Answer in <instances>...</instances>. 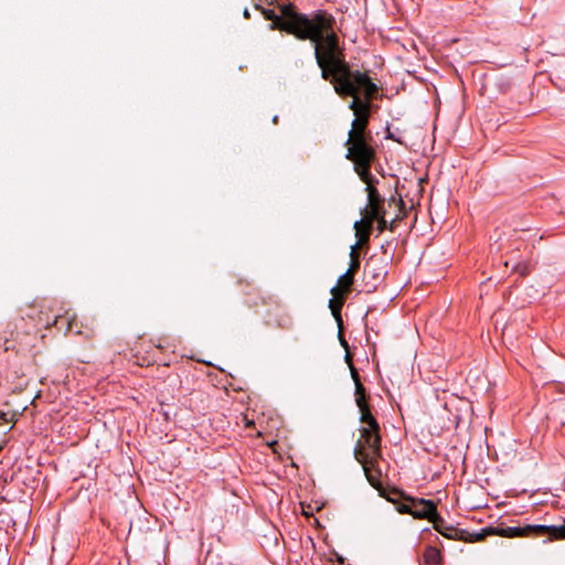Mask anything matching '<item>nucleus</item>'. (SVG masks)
<instances>
[{"label": "nucleus", "instance_id": "f257e3e1", "mask_svg": "<svg viewBox=\"0 0 565 565\" xmlns=\"http://www.w3.org/2000/svg\"><path fill=\"white\" fill-rule=\"evenodd\" d=\"M317 49V64L321 70V77L333 85L340 97H352L349 108L353 111L354 119L348 139L372 138L367 126L371 103L379 93V86L367 73L350 67L343 50L335 46L332 38Z\"/></svg>", "mask_w": 565, "mask_h": 565}, {"label": "nucleus", "instance_id": "f03ea898", "mask_svg": "<svg viewBox=\"0 0 565 565\" xmlns=\"http://www.w3.org/2000/svg\"><path fill=\"white\" fill-rule=\"evenodd\" d=\"M280 15L274 10L262 9V14L266 20L271 21L270 30H280L295 35L299 40H310L315 44V57L317 58V47L324 45L328 39L334 40L335 46L339 45V38L333 31L334 19L324 11L316 12L312 18L296 11L292 4L280 7Z\"/></svg>", "mask_w": 565, "mask_h": 565}, {"label": "nucleus", "instance_id": "7ed1b4c3", "mask_svg": "<svg viewBox=\"0 0 565 565\" xmlns=\"http://www.w3.org/2000/svg\"><path fill=\"white\" fill-rule=\"evenodd\" d=\"M372 138L347 139L345 158L353 162L354 171L360 179H367L371 175V166L375 160V149L372 146Z\"/></svg>", "mask_w": 565, "mask_h": 565}, {"label": "nucleus", "instance_id": "20e7f679", "mask_svg": "<svg viewBox=\"0 0 565 565\" xmlns=\"http://www.w3.org/2000/svg\"><path fill=\"white\" fill-rule=\"evenodd\" d=\"M484 530L486 536L490 534H498L505 537L547 535L551 540H565V519L561 525H526L501 529L488 527Z\"/></svg>", "mask_w": 565, "mask_h": 565}, {"label": "nucleus", "instance_id": "39448f33", "mask_svg": "<svg viewBox=\"0 0 565 565\" xmlns=\"http://www.w3.org/2000/svg\"><path fill=\"white\" fill-rule=\"evenodd\" d=\"M365 184V191L367 193V204L361 210V215L364 217V223L375 222V217L379 216V207L384 205L385 199L380 194L374 183L377 180L371 174L367 179H361Z\"/></svg>", "mask_w": 565, "mask_h": 565}, {"label": "nucleus", "instance_id": "423d86ee", "mask_svg": "<svg viewBox=\"0 0 565 565\" xmlns=\"http://www.w3.org/2000/svg\"><path fill=\"white\" fill-rule=\"evenodd\" d=\"M433 525L434 529L443 536L455 541L479 542L486 537V530H482L478 533H470L466 530H461L447 524L446 521L439 515V513L433 521Z\"/></svg>", "mask_w": 565, "mask_h": 565}, {"label": "nucleus", "instance_id": "0eeeda50", "mask_svg": "<svg viewBox=\"0 0 565 565\" xmlns=\"http://www.w3.org/2000/svg\"><path fill=\"white\" fill-rule=\"evenodd\" d=\"M381 435H373V437L364 440H358L354 447V458L356 461H365L367 458L380 459L382 458Z\"/></svg>", "mask_w": 565, "mask_h": 565}, {"label": "nucleus", "instance_id": "6e6552de", "mask_svg": "<svg viewBox=\"0 0 565 565\" xmlns=\"http://www.w3.org/2000/svg\"><path fill=\"white\" fill-rule=\"evenodd\" d=\"M407 501L413 503V513L412 515L415 519L419 520H428L433 523L435 518L437 516V507L436 503L431 500L426 499H417V498H408Z\"/></svg>", "mask_w": 565, "mask_h": 565}, {"label": "nucleus", "instance_id": "1a4fd4ad", "mask_svg": "<svg viewBox=\"0 0 565 565\" xmlns=\"http://www.w3.org/2000/svg\"><path fill=\"white\" fill-rule=\"evenodd\" d=\"M359 269L360 255L356 250V246H352L350 252V265L348 267V270L338 279V285L342 286L344 291H351L352 285L354 282V276Z\"/></svg>", "mask_w": 565, "mask_h": 565}, {"label": "nucleus", "instance_id": "9d476101", "mask_svg": "<svg viewBox=\"0 0 565 565\" xmlns=\"http://www.w3.org/2000/svg\"><path fill=\"white\" fill-rule=\"evenodd\" d=\"M349 292L344 291L343 287L339 285L331 289L332 298L329 300V308L339 324L342 323L341 309Z\"/></svg>", "mask_w": 565, "mask_h": 565}, {"label": "nucleus", "instance_id": "9b49d317", "mask_svg": "<svg viewBox=\"0 0 565 565\" xmlns=\"http://www.w3.org/2000/svg\"><path fill=\"white\" fill-rule=\"evenodd\" d=\"M362 465L365 477L374 488L381 487V470L379 469V459L367 458L365 461H358Z\"/></svg>", "mask_w": 565, "mask_h": 565}, {"label": "nucleus", "instance_id": "f8f14e48", "mask_svg": "<svg viewBox=\"0 0 565 565\" xmlns=\"http://www.w3.org/2000/svg\"><path fill=\"white\" fill-rule=\"evenodd\" d=\"M64 324L66 326V332H71V331H75L76 334H85V337L89 338L93 335V330L92 329H88L86 331H83L82 330V324L78 326V321H77V318L75 315L73 316H70L68 312H66V316H60V317H56V319L54 320V326L56 328H60L58 324Z\"/></svg>", "mask_w": 565, "mask_h": 565}, {"label": "nucleus", "instance_id": "ddd939ff", "mask_svg": "<svg viewBox=\"0 0 565 565\" xmlns=\"http://www.w3.org/2000/svg\"><path fill=\"white\" fill-rule=\"evenodd\" d=\"M373 224L374 222H370L369 224L364 223V217L354 223L355 236L358 237V243L354 245L356 249L369 243Z\"/></svg>", "mask_w": 565, "mask_h": 565}, {"label": "nucleus", "instance_id": "4468645a", "mask_svg": "<svg viewBox=\"0 0 565 565\" xmlns=\"http://www.w3.org/2000/svg\"><path fill=\"white\" fill-rule=\"evenodd\" d=\"M360 411V422L363 425L371 426V428H377L380 425L375 417L372 415L370 406L366 402L362 404H356Z\"/></svg>", "mask_w": 565, "mask_h": 565}, {"label": "nucleus", "instance_id": "2eb2a0df", "mask_svg": "<svg viewBox=\"0 0 565 565\" xmlns=\"http://www.w3.org/2000/svg\"><path fill=\"white\" fill-rule=\"evenodd\" d=\"M425 565H439L441 563V554L439 550L428 546L423 555Z\"/></svg>", "mask_w": 565, "mask_h": 565}, {"label": "nucleus", "instance_id": "dca6fc26", "mask_svg": "<svg viewBox=\"0 0 565 565\" xmlns=\"http://www.w3.org/2000/svg\"><path fill=\"white\" fill-rule=\"evenodd\" d=\"M401 220V216L399 215H396L392 221H387L386 217H380V220L376 222L377 223V231L379 233H383L384 231L388 230L391 232H393L397 225V222Z\"/></svg>", "mask_w": 565, "mask_h": 565}, {"label": "nucleus", "instance_id": "f3484780", "mask_svg": "<svg viewBox=\"0 0 565 565\" xmlns=\"http://www.w3.org/2000/svg\"><path fill=\"white\" fill-rule=\"evenodd\" d=\"M355 384V402L356 404H362L363 402H366V393L365 388L361 382V380H356Z\"/></svg>", "mask_w": 565, "mask_h": 565}, {"label": "nucleus", "instance_id": "a211bd4d", "mask_svg": "<svg viewBox=\"0 0 565 565\" xmlns=\"http://www.w3.org/2000/svg\"><path fill=\"white\" fill-rule=\"evenodd\" d=\"M380 434V426L377 428H371V426H362L360 428V439L359 440H364L366 438H370V437H373V435H379Z\"/></svg>", "mask_w": 565, "mask_h": 565}, {"label": "nucleus", "instance_id": "6ab92c4d", "mask_svg": "<svg viewBox=\"0 0 565 565\" xmlns=\"http://www.w3.org/2000/svg\"><path fill=\"white\" fill-rule=\"evenodd\" d=\"M345 360L350 364L352 379H353L354 383H356V380H360V376H359L356 369L352 365L351 355L349 353H347Z\"/></svg>", "mask_w": 565, "mask_h": 565}, {"label": "nucleus", "instance_id": "aec40b11", "mask_svg": "<svg viewBox=\"0 0 565 565\" xmlns=\"http://www.w3.org/2000/svg\"><path fill=\"white\" fill-rule=\"evenodd\" d=\"M398 511L401 513H405V514H411L413 513V503L409 502L408 504H402L399 508H398Z\"/></svg>", "mask_w": 565, "mask_h": 565}, {"label": "nucleus", "instance_id": "412c9836", "mask_svg": "<svg viewBox=\"0 0 565 565\" xmlns=\"http://www.w3.org/2000/svg\"><path fill=\"white\" fill-rule=\"evenodd\" d=\"M514 270H516L521 276H526L529 274V268L524 264H518L514 267Z\"/></svg>", "mask_w": 565, "mask_h": 565}, {"label": "nucleus", "instance_id": "4be33fe9", "mask_svg": "<svg viewBox=\"0 0 565 565\" xmlns=\"http://www.w3.org/2000/svg\"><path fill=\"white\" fill-rule=\"evenodd\" d=\"M392 203L398 205L399 212L404 209V202L401 198L396 200L394 196H392L388 201V204L391 205Z\"/></svg>", "mask_w": 565, "mask_h": 565}, {"label": "nucleus", "instance_id": "5701e85b", "mask_svg": "<svg viewBox=\"0 0 565 565\" xmlns=\"http://www.w3.org/2000/svg\"><path fill=\"white\" fill-rule=\"evenodd\" d=\"M290 319L288 317H286L284 320L279 321V326L281 328H286V329H289L290 328Z\"/></svg>", "mask_w": 565, "mask_h": 565}, {"label": "nucleus", "instance_id": "b1692460", "mask_svg": "<svg viewBox=\"0 0 565 565\" xmlns=\"http://www.w3.org/2000/svg\"><path fill=\"white\" fill-rule=\"evenodd\" d=\"M386 216V211L384 209V205H381V207H379V216L375 217V222H377L380 220V217H385Z\"/></svg>", "mask_w": 565, "mask_h": 565}, {"label": "nucleus", "instance_id": "393cba45", "mask_svg": "<svg viewBox=\"0 0 565 565\" xmlns=\"http://www.w3.org/2000/svg\"><path fill=\"white\" fill-rule=\"evenodd\" d=\"M13 417H14V415H11V417L9 418L7 413H3V412L0 413V419L6 423L11 422L13 419Z\"/></svg>", "mask_w": 565, "mask_h": 565}, {"label": "nucleus", "instance_id": "a878e982", "mask_svg": "<svg viewBox=\"0 0 565 565\" xmlns=\"http://www.w3.org/2000/svg\"><path fill=\"white\" fill-rule=\"evenodd\" d=\"M243 15H244V18H245V19H247V20H248V19H250V12H249V10H248L247 8H245V9H244V11H243Z\"/></svg>", "mask_w": 565, "mask_h": 565}, {"label": "nucleus", "instance_id": "bb28decb", "mask_svg": "<svg viewBox=\"0 0 565 565\" xmlns=\"http://www.w3.org/2000/svg\"><path fill=\"white\" fill-rule=\"evenodd\" d=\"M254 8H255L256 10L260 11V12H262V9H264V7H262V4H260L259 2H255V3H254Z\"/></svg>", "mask_w": 565, "mask_h": 565}, {"label": "nucleus", "instance_id": "cd10ccee", "mask_svg": "<svg viewBox=\"0 0 565 565\" xmlns=\"http://www.w3.org/2000/svg\"><path fill=\"white\" fill-rule=\"evenodd\" d=\"M340 340H341V344H342L344 348H348V343H347V341H345L344 339H342V338H341Z\"/></svg>", "mask_w": 565, "mask_h": 565}, {"label": "nucleus", "instance_id": "c85d7f7f", "mask_svg": "<svg viewBox=\"0 0 565 565\" xmlns=\"http://www.w3.org/2000/svg\"><path fill=\"white\" fill-rule=\"evenodd\" d=\"M273 122H274V124H277V122H278V116H275V117L273 118Z\"/></svg>", "mask_w": 565, "mask_h": 565}]
</instances>
